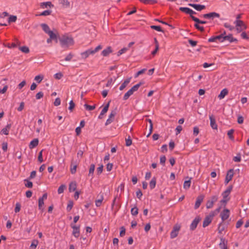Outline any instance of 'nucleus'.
Masks as SVG:
<instances>
[{
  "label": "nucleus",
  "mask_w": 249,
  "mask_h": 249,
  "mask_svg": "<svg viewBox=\"0 0 249 249\" xmlns=\"http://www.w3.org/2000/svg\"><path fill=\"white\" fill-rule=\"evenodd\" d=\"M232 189V186H229L225 191H224L222 193V196L223 197V199L220 200V203L225 206L227 203V202L230 200V197H229L231 190Z\"/></svg>",
  "instance_id": "nucleus-1"
},
{
  "label": "nucleus",
  "mask_w": 249,
  "mask_h": 249,
  "mask_svg": "<svg viewBox=\"0 0 249 249\" xmlns=\"http://www.w3.org/2000/svg\"><path fill=\"white\" fill-rule=\"evenodd\" d=\"M102 48V46L101 45L97 46L94 49H89L81 53L80 55L81 57L84 59H86L90 55H93L98 51Z\"/></svg>",
  "instance_id": "nucleus-2"
},
{
  "label": "nucleus",
  "mask_w": 249,
  "mask_h": 249,
  "mask_svg": "<svg viewBox=\"0 0 249 249\" xmlns=\"http://www.w3.org/2000/svg\"><path fill=\"white\" fill-rule=\"evenodd\" d=\"M234 24L235 25L236 30L238 33L242 32L247 28V26L242 20H235Z\"/></svg>",
  "instance_id": "nucleus-3"
},
{
  "label": "nucleus",
  "mask_w": 249,
  "mask_h": 249,
  "mask_svg": "<svg viewBox=\"0 0 249 249\" xmlns=\"http://www.w3.org/2000/svg\"><path fill=\"white\" fill-rule=\"evenodd\" d=\"M73 40L71 36L68 35H63V48L69 47L73 45Z\"/></svg>",
  "instance_id": "nucleus-4"
},
{
  "label": "nucleus",
  "mask_w": 249,
  "mask_h": 249,
  "mask_svg": "<svg viewBox=\"0 0 249 249\" xmlns=\"http://www.w3.org/2000/svg\"><path fill=\"white\" fill-rule=\"evenodd\" d=\"M215 213L214 212H211L210 214L206 216L203 222V227H206L208 226L212 222L213 217Z\"/></svg>",
  "instance_id": "nucleus-5"
},
{
  "label": "nucleus",
  "mask_w": 249,
  "mask_h": 249,
  "mask_svg": "<svg viewBox=\"0 0 249 249\" xmlns=\"http://www.w3.org/2000/svg\"><path fill=\"white\" fill-rule=\"evenodd\" d=\"M180 226L179 225H178V224L175 225L174 226L173 229L170 233L171 238L173 239V238H175V237H176L178 234V231L180 230Z\"/></svg>",
  "instance_id": "nucleus-6"
},
{
  "label": "nucleus",
  "mask_w": 249,
  "mask_h": 249,
  "mask_svg": "<svg viewBox=\"0 0 249 249\" xmlns=\"http://www.w3.org/2000/svg\"><path fill=\"white\" fill-rule=\"evenodd\" d=\"M230 215V211L227 208L224 210L220 213V217L222 219V222L228 219Z\"/></svg>",
  "instance_id": "nucleus-7"
},
{
  "label": "nucleus",
  "mask_w": 249,
  "mask_h": 249,
  "mask_svg": "<svg viewBox=\"0 0 249 249\" xmlns=\"http://www.w3.org/2000/svg\"><path fill=\"white\" fill-rule=\"evenodd\" d=\"M48 195L47 193H44L42 196L39 198L38 199V208L41 211H43V206L44 204V201L46 200L47 198Z\"/></svg>",
  "instance_id": "nucleus-8"
},
{
  "label": "nucleus",
  "mask_w": 249,
  "mask_h": 249,
  "mask_svg": "<svg viewBox=\"0 0 249 249\" xmlns=\"http://www.w3.org/2000/svg\"><path fill=\"white\" fill-rule=\"evenodd\" d=\"M202 17L204 18L213 19L214 18H218L220 17V15L216 12H211L207 14L203 15Z\"/></svg>",
  "instance_id": "nucleus-9"
},
{
  "label": "nucleus",
  "mask_w": 249,
  "mask_h": 249,
  "mask_svg": "<svg viewBox=\"0 0 249 249\" xmlns=\"http://www.w3.org/2000/svg\"><path fill=\"white\" fill-rule=\"evenodd\" d=\"M233 175L234 173L233 169H230L227 172L225 179V184H227L229 183V182L231 180V179L233 178Z\"/></svg>",
  "instance_id": "nucleus-10"
},
{
  "label": "nucleus",
  "mask_w": 249,
  "mask_h": 249,
  "mask_svg": "<svg viewBox=\"0 0 249 249\" xmlns=\"http://www.w3.org/2000/svg\"><path fill=\"white\" fill-rule=\"evenodd\" d=\"M201 218L199 216H196L192 221V223L190 225V229L191 230H194L197 227L198 223L200 221Z\"/></svg>",
  "instance_id": "nucleus-11"
},
{
  "label": "nucleus",
  "mask_w": 249,
  "mask_h": 249,
  "mask_svg": "<svg viewBox=\"0 0 249 249\" xmlns=\"http://www.w3.org/2000/svg\"><path fill=\"white\" fill-rule=\"evenodd\" d=\"M71 228L73 229L72 234L75 237H78L80 235L79 226L71 224Z\"/></svg>",
  "instance_id": "nucleus-12"
},
{
  "label": "nucleus",
  "mask_w": 249,
  "mask_h": 249,
  "mask_svg": "<svg viewBox=\"0 0 249 249\" xmlns=\"http://www.w3.org/2000/svg\"><path fill=\"white\" fill-rule=\"evenodd\" d=\"M116 114V112L115 110L112 111L110 114L109 115L108 118L106 121V122L105 123V125H107L109 124H111L114 120V117L115 116Z\"/></svg>",
  "instance_id": "nucleus-13"
},
{
  "label": "nucleus",
  "mask_w": 249,
  "mask_h": 249,
  "mask_svg": "<svg viewBox=\"0 0 249 249\" xmlns=\"http://www.w3.org/2000/svg\"><path fill=\"white\" fill-rule=\"evenodd\" d=\"M72 2H71L68 0H63V10L65 9L67 11H69L72 7Z\"/></svg>",
  "instance_id": "nucleus-14"
},
{
  "label": "nucleus",
  "mask_w": 249,
  "mask_h": 249,
  "mask_svg": "<svg viewBox=\"0 0 249 249\" xmlns=\"http://www.w3.org/2000/svg\"><path fill=\"white\" fill-rule=\"evenodd\" d=\"M48 35L53 40L55 41L56 43L57 42L59 36L56 31H55V32L52 31Z\"/></svg>",
  "instance_id": "nucleus-15"
},
{
  "label": "nucleus",
  "mask_w": 249,
  "mask_h": 249,
  "mask_svg": "<svg viewBox=\"0 0 249 249\" xmlns=\"http://www.w3.org/2000/svg\"><path fill=\"white\" fill-rule=\"evenodd\" d=\"M209 119L210 120V125L211 127L213 129H217V125L216 124L215 120L213 118V115H211L209 116Z\"/></svg>",
  "instance_id": "nucleus-16"
},
{
  "label": "nucleus",
  "mask_w": 249,
  "mask_h": 249,
  "mask_svg": "<svg viewBox=\"0 0 249 249\" xmlns=\"http://www.w3.org/2000/svg\"><path fill=\"white\" fill-rule=\"evenodd\" d=\"M203 198H204V196H200L197 197L196 200V201L195 205V209H197L199 208L201 203H202V202L203 200Z\"/></svg>",
  "instance_id": "nucleus-17"
},
{
  "label": "nucleus",
  "mask_w": 249,
  "mask_h": 249,
  "mask_svg": "<svg viewBox=\"0 0 249 249\" xmlns=\"http://www.w3.org/2000/svg\"><path fill=\"white\" fill-rule=\"evenodd\" d=\"M225 40L228 41L230 43H232L237 41L236 38L233 37L232 34H231L227 35L226 36H224L223 42Z\"/></svg>",
  "instance_id": "nucleus-18"
},
{
  "label": "nucleus",
  "mask_w": 249,
  "mask_h": 249,
  "mask_svg": "<svg viewBox=\"0 0 249 249\" xmlns=\"http://www.w3.org/2000/svg\"><path fill=\"white\" fill-rule=\"evenodd\" d=\"M189 5L193 7L195 9L198 11H200L205 8V6L204 5H200L197 4H192L190 3Z\"/></svg>",
  "instance_id": "nucleus-19"
},
{
  "label": "nucleus",
  "mask_w": 249,
  "mask_h": 249,
  "mask_svg": "<svg viewBox=\"0 0 249 249\" xmlns=\"http://www.w3.org/2000/svg\"><path fill=\"white\" fill-rule=\"evenodd\" d=\"M11 127V124H7L5 127L2 128L0 132V133L1 134H4L5 135H7L9 134V131Z\"/></svg>",
  "instance_id": "nucleus-20"
},
{
  "label": "nucleus",
  "mask_w": 249,
  "mask_h": 249,
  "mask_svg": "<svg viewBox=\"0 0 249 249\" xmlns=\"http://www.w3.org/2000/svg\"><path fill=\"white\" fill-rule=\"evenodd\" d=\"M112 52V50L111 47H107V48L104 49L101 53V54L103 56H107Z\"/></svg>",
  "instance_id": "nucleus-21"
},
{
  "label": "nucleus",
  "mask_w": 249,
  "mask_h": 249,
  "mask_svg": "<svg viewBox=\"0 0 249 249\" xmlns=\"http://www.w3.org/2000/svg\"><path fill=\"white\" fill-rule=\"evenodd\" d=\"M77 184L75 181L71 182L69 186V190L70 192H74L76 190Z\"/></svg>",
  "instance_id": "nucleus-22"
},
{
  "label": "nucleus",
  "mask_w": 249,
  "mask_h": 249,
  "mask_svg": "<svg viewBox=\"0 0 249 249\" xmlns=\"http://www.w3.org/2000/svg\"><path fill=\"white\" fill-rule=\"evenodd\" d=\"M38 140L37 139H34L32 140L29 145V147L30 149H33L36 147L38 144Z\"/></svg>",
  "instance_id": "nucleus-23"
},
{
  "label": "nucleus",
  "mask_w": 249,
  "mask_h": 249,
  "mask_svg": "<svg viewBox=\"0 0 249 249\" xmlns=\"http://www.w3.org/2000/svg\"><path fill=\"white\" fill-rule=\"evenodd\" d=\"M228 93V90L227 89H223L221 91L220 94L218 95V97L219 99H223L225 96L227 95Z\"/></svg>",
  "instance_id": "nucleus-24"
},
{
  "label": "nucleus",
  "mask_w": 249,
  "mask_h": 249,
  "mask_svg": "<svg viewBox=\"0 0 249 249\" xmlns=\"http://www.w3.org/2000/svg\"><path fill=\"white\" fill-rule=\"evenodd\" d=\"M40 7L42 8H46L48 7H49L50 8L53 7V5L52 4V2L50 1H47V2H42L40 4Z\"/></svg>",
  "instance_id": "nucleus-25"
},
{
  "label": "nucleus",
  "mask_w": 249,
  "mask_h": 249,
  "mask_svg": "<svg viewBox=\"0 0 249 249\" xmlns=\"http://www.w3.org/2000/svg\"><path fill=\"white\" fill-rule=\"evenodd\" d=\"M219 246L221 249H227V242L225 241V239L221 238Z\"/></svg>",
  "instance_id": "nucleus-26"
},
{
  "label": "nucleus",
  "mask_w": 249,
  "mask_h": 249,
  "mask_svg": "<svg viewBox=\"0 0 249 249\" xmlns=\"http://www.w3.org/2000/svg\"><path fill=\"white\" fill-rule=\"evenodd\" d=\"M41 26L43 29V30L48 35L50 34V32H51L52 31H51L50 29V28L49 26L45 24V23H42L41 24Z\"/></svg>",
  "instance_id": "nucleus-27"
},
{
  "label": "nucleus",
  "mask_w": 249,
  "mask_h": 249,
  "mask_svg": "<svg viewBox=\"0 0 249 249\" xmlns=\"http://www.w3.org/2000/svg\"><path fill=\"white\" fill-rule=\"evenodd\" d=\"M130 78H128L126 79L120 86L119 89L120 90H122L124 89L126 86L127 85V84L130 82Z\"/></svg>",
  "instance_id": "nucleus-28"
},
{
  "label": "nucleus",
  "mask_w": 249,
  "mask_h": 249,
  "mask_svg": "<svg viewBox=\"0 0 249 249\" xmlns=\"http://www.w3.org/2000/svg\"><path fill=\"white\" fill-rule=\"evenodd\" d=\"M133 92H134L132 91V90L130 89L127 92L124 94L123 97V99L124 100H127L131 95L133 94Z\"/></svg>",
  "instance_id": "nucleus-29"
},
{
  "label": "nucleus",
  "mask_w": 249,
  "mask_h": 249,
  "mask_svg": "<svg viewBox=\"0 0 249 249\" xmlns=\"http://www.w3.org/2000/svg\"><path fill=\"white\" fill-rule=\"evenodd\" d=\"M156 184V179L155 178H153L150 182L149 186L151 189H154Z\"/></svg>",
  "instance_id": "nucleus-30"
},
{
  "label": "nucleus",
  "mask_w": 249,
  "mask_h": 249,
  "mask_svg": "<svg viewBox=\"0 0 249 249\" xmlns=\"http://www.w3.org/2000/svg\"><path fill=\"white\" fill-rule=\"evenodd\" d=\"M38 244V241L37 240H33L32 241V244L30 246L31 249H36Z\"/></svg>",
  "instance_id": "nucleus-31"
},
{
  "label": "nucleus",
  "mask_w": 249,
  "mask_h": 249,
  "mask_svg": "<svg viewBox=\"0 0 249 249\" xmlns=\"http://www.w3.org/2000/svg\"><path fill=\"white\" fill-rule=\"evenodd\" d=\"M109 106V102L104 107L101 112V115H104L108 110Z\"/></svg>",
  "instance_id": "nucleus-32"
},
{
  "label": "nucleus",
  "mask_w": 249,
  "mask_h": 249,
  "mask_svg": "<svg viewBox=\"0 0 249 249\" xmlns=\"http://www.w3.org/2000/svg\"><path fill=\"white\" fill-rule=\"evenodd\" d=\"M19 49L23 53H27L29 52V49L28 47L24 46L22 47H20Z\"/></svg>",
  "instance_id": "nucleus-33"
},
{
  "label": "nucleus",
  "mask_w": 249,
  "mask_h": 249,
  "mask_svg": "<svg viewBox=\"0 0 249 249\" xmlns=\"http://www.w3.org/2000/svg\"><path fill=\"white\" fill-rule=\"evenodd\" d=\"M17 17L16 16L11 15L8 18V23L15 22L17 20Z\"/></svg>",
  "instance_id": "nucleus-34"
},
{
  "label": "nucleus",
  "mask_w": 249,
  "mask_h": 249,
  "mask_svg": "<svg viewBox=\"0 0 249 249\" xmlns=\"http://www.w3.org/2000/svg\"><path fill=\"white\" fill-rule=\"evenodd\" d=\"M191 185V180L190 179L188 180H186L184 182L183 187L185 189H188L190 188Z\"/></svg>",
  "instance_id": "nucleus-35"
},
{
  "label": "nucleus",
  "mask_w": 249,
  "mask_h": 249,
  "mask_svg": "<svg viewBox=\"0 0 249 249\" xmlns=\"http://www.w3.org/2000/svg\"><path fill=\"white\" fill-rule=\"evenodd\" d=\"M128 50V48H126V47L123 48V49H121L120 51H119L118 52L117 54V56H119L122 55V54L124 53Z\"/></svg>",
  "instance_id": "nucleus-36"
},
{
  "label": "nucleus",
  "mask_w": 249,
  "mask_h": 249,
  "mask_svg": "<svg viewBox=\"0 0 249 249\" xmlns=\"http://www.w3.org/2000/svg\"><path fill=\"white\" fill-rule=\"evenodd\" d=\"M141 2H142L144 4H149V3H157V1L156 0H139Z\"/></svg>",
  "instance_id": "nucleus-37"
},
{
  "label": "nucleus",
  "mask_w": 249,
  "mask_h": 249,
  "mask_svg": "<svg viewBox=\"0 0 249 249\" xmlns=\"http://www.w3.org/2000/svg\"><path fill=\"white\" fill-rule=\"evenodd\" d=\"M131 213L132 215H136L138 213V209L136 206L131 209Z\"/></svg>",
  "instance_id": "nucleus-38"
},
{
  "label": "nucleus",
  "mask_w": 249,
  "mask_h": 249,
  "mask_svg": "<svg viewBox=\"0 0 249 249\" xmlns=\"http://www.w3.org/2000/svg\"><path fill=\"white\" fill-rule=\"evenodd\" d=\"M51 13L52 11L51 10H47L42 12L39 15L40 16H46L51 15Z\"/></svg>",
  "instance_id": "nucleus-39"
},
{
  "label": "nucleus",
  "mask_w": 249,
  "mask_h": 249,
  "mask_svg": "<svg viewBox=\"0 0 249 249\" xmlns=\"http://www.w3.org/2000/svg\"><path fill=\"white\" fill-rule=\"evenodd\" d=\"M104 197L103 196H101V197L100 199L96 200L95 201V205L97 207H100L102 204V202L103 200Z\"/></svg>",
  "instance_id": "nucleus-40"
},
{
  "label": "nucleus",
  "mask_w": 249,
  "mask_h": 249,
  "mask_svg": "<svg viewBox=\"0 0 249 249\" xmlns=\"http://www.w3.org/2000/svg\"><path fill=\"white\" fill-rule=\"evenodd\" d=\"M84 106L87 110H89V111L92 110L94 109L95 108V105L90 106V105H89L86 104L84 105Z\"/></svg>",
  "instance_id": "nucleus-41"
},
{
  "label": "nucleus",
  "mask_w": 249,
  "mask_h": 249,
  "mask_svg": "<svg viewBox=\"0 0 249 249\" xmlns=\"http://www.w3.org/2000/svg\"><path fill=\"white\" fill-rule=\"evenodd\" d=\"M73 205V202L72 200H70L67 206V210L69 212L71 210Z\"/></svg>",
  "instance_id": "nucleus-42"
},
{
  "label": "nucleus",
  "mask_w": 249,
  "mask_h": 249,
  "mask_svg": "<svg viewBox=\"0 0 249 249\" xmlns=\"http://www.w3.org/2000/svg\"><path fill=\"white\" fill-rule=\"evenodd\" d=\"M142 85V83L140 82L138 83L137 84L134 85L133 87H132L130 89L132 90L133 92L137 91L139 87Z\"/></svg>",
  "instance_id": "nucleus-43"
},
{
  "label": "nucleus",
  "mask_w": 249,
  "mask_h": 249,
  "mask_svg": "<svg viewBox=\"0 0 249 249\" xmlns=\"http://www.w3.org/2000/svg\"><path fill=\"white\" fill-rule=\"evenodd\" d=\"M233 132H234L233 129H230V130L228 131V133H227L229 138L231 140H234V138L233 136Z\"/></svg>",
  "instance_id": "nucleus-44"
},
{
  "label": "nucleus",
  "mask_w": 249,
  "mask_h": 249,
  "mask_svg": "<svg viewBox=\"0 0 249 249\" xmlns=\"http://www.w3.org/2000/svg\"><path fill=\"white\" fill-rule=\"evenodd\" d=\"M151 28L152 29H154L158 32H162L163 31L161 29L160 26H156V25H151L150 26Z\"/></svg>",
  "instance_id": "nucleus-45"
},
{
  "label": "nucleus",
  "mask_w": 249,
  "mask_h": 249,
  "mask_svg": "<svg viewBox=\"0 0 249 249\" xmlns=\"http://www.w3.org/2000/svg\"><path fill=\"white\" fill-rule=\"evenodd\" d=\"M155 41L156 42V48H155V49L153 51H152L151 53L152 55H155L157 53V51L159 50V44H158V41L156 38L155 39Z\"/></svg>",
  "instance_id": "nucleus-46"
},
{
  "label": "nucleus",
  "mask_w": 249,
  "mask_h": 249,
  "mask_svg": "<svg viewBox=\"0 0 249 249\" xmlns=\"http://www.w3.org/2000/svg\"><path fill=\"white\" fill-rule=\"evenodd\" d=\"M224 26L228 29L230 31H232L234 29V27L229 23H225L224 24Z\"/></svg>",
  "instance_id": "nucleus-47"
},
{
  "label": "nucleus",
  "mask_w": 249,
  "mask_h": 249,
  "mask_svg": "<svg viewBox=\"0 0 249 249\" xmlns=\"http://www.w3.org/2000/svg\"><path fill=\"white\" fill-rule=\"evenodd\" d=\"M132 144V140L130 136H128L127 139H125V145L127 146H129Z\"/></svg>",
  "instance_id": "nucleus-48"
},
{
  "label": "nucleus",
  "mask_w": 249,
  "mask_h": 249,
  "mask_svg": "<svg viewBox=\"0 0 249 249\" xmlns=\"http://www.w3.org/2000/svg\"><path fill=\"white\" fill-rule=\"evenodd\" d=\"M43 78L42 76L40 75H37L35 77V80H36L38 83H39L41 82Z\"/></svg>",
  "instance_id": "nucleus-49"
},
{
  "label": "nucleus",
  "mask_w": 249,
  "mask_h": 249,
  "mask_svg": "<svg viewBox=\"0 0 249 249\" xmlns=\"http://www.w3.org/2000/svg\"><path fill=\"white\" fill-rule=\"evenodd\" d=\"M20 208H21L20 204L18 202L16 204V207L15 208V212L16 213L19 212L20 210Z\"/></svg>",
  "instance_id": "nucleus-50"
},
{
  "label": "nucleus",
  "mask_w": 249,
  "mask_h": 249,
  "mask_svg": "<svg viewBox=\"0 0 249 249\" xmlns=\"http://www.w3.org/2000/svg\"><path fill=\"white\" fill-rule=\"evenodd\" d=\"M222 222L219 224L218 227V232L219 233H221L224 230V227L222 225Z\"/></svg>",
  "instance_id": "nucleus-51"
},
{
  "label": "nucleus",
  "mask_w": 249,
  "mask_h": 249,
  "mask_svg": "<svg viewBox=\"0 0 249 249\" xmlns=\"http://www.w3.org/2000/svg\"><path fill=\"white\" fill-rule=\"evenodd\" d=\"M44 94L43 92L40 91L36 95V99L38 100L42 98L43 97Z\"/></svg>",
  "instance_id": "nucleus-52"
},
{
  "label": "nucleus",
  "mask_w": 249,
  "mask_h": 249,
  "mask_svg": "<svg viewBox=\"0 0 249 249\" xmlns=\"http://www.w3.org/2000/svg\"><path fill=\"white\" fill-rule=\"evenodd\" d=\"M24 181L27 182L25 184L26 187L31 188L33 187V183L31 181H28L27 179H25Z\"/></svg>",
  "instance_id": "nucleus-53"
},
{
  "label": "nucleus",
  "mask_w": 249,
  "mask_h": 249,
  "mask_svg": "<svg viewBox=\"0 0 249 249\" xmlns=\"http://www.w3.org/2000/svg\"><path fill=\"white\" fill-rule=\"evenodd\" d=\"M73 56V55L71 53H70L69 54H68L66 56L64 60L66 61H69L72 59Z\"/></svg>",
  "instance_id": "nucleus-54"
},
{
  "label": "nucleus",
  "mask_w": 249,
  "mask_h": 249,
  "mask_svg": "<svg viewBox=\"0 0 249 249\" xmlns=\"http://www.w3.org/2000/svg\"><path fill=\"white\" fill-rule=\"evenodd\" d=\"M213 201H211V200H208L206 203V208L207 209H210L213 207Z\"/></svg>",
  "instance_id": "nucleus-55"
},
{
  "label": "nucleus",
  "mask_w": 249,
  "mask_h": 249,
  "mask_svg": "<svg viewBox=\"0 0 249 249\" xmlns=\"http://www.w3.org/2000/svg\"><path fill=\"white\" fill-rule=\"evenodd\" d=\"M94 170H95V165L92 164L90 165V168H89V175L90 174L93 175Z\"/></svg>",
  "instance_id": "nucleus-56"
},
{
  "label": "nucleus",
  "mask_w": 249,
  "mask_h": 249,
  "mask_svg": "<svg viewBox=\"0 0 249 249\" xmlns=\"http://www.w3.org/2000/svg\"><path fill=\"white\" fill-rule=\"evenodd\" d=\"M119 199V196H118V195H116L114 199L113 200V201H112V203L111 204V208L112 209H113L114 206L116 205V201L117 199Z\"/></svg>",
  "instance_id": "nucleus-57"
},
{
  "label": "nucleus",
  "mask_w": 249,
  "mask_h": 249,
  "mask_svg": "<svg viewBox=\"0 0 249 249\" xmlns=\"http://www.w3.org/2000/svg\"><path fill=\"white\" fill-rule=\"evenodd\" d=\"M74 107H75L74 103H73L72 100H71L70 102H69V109L71 111L72 110V109Z\"/></svg>",
  "instance_id": "nucleus-58"
},
{
  "label": "nucleus",
  "mask_w": 249,
  "mask_h": 249,
  "mask_svg": "<svg viewBox=\"0 0 249 249\" xmlns=\"http://www.w3.org/2000/svg\"><path fill=\"white\" fill-rule=\"evenodd\" d=\"M216 40H218L219 42L222 43L223 42V35H219L218 36H215Z\"/></svg>",
  "instance_id": "nucleus-59"
},
{
  "label": "nucleus",
  "mask_w": 249,
  "mask_h": 249,
  "mask_svg": "<svg viewBox=\"0 0 249 249\" xmlns=\"http://www.w3.org/2000/svg\"><path fill=\"white\" fill-rule=\"evenodd\" d=\"M5 46L8 48H14L17 47V44L15 43H12V44L8 43L5 45Z\"/></svg>",
  "instance_id": "nucleus-60"
},
{
  "label": "nucleus",
  "mask_w": 249,
  "mask_h": 249,
  "mask_svg": "<svg viewBox=\"0 0 249 249\" xmlns=\"http://www.w3.org/2000/svg\"><path fill=\"white\" fill-rule=\"evenodd\" d=\"M61 104V100L59 98H57L55 99L53 104L55 106H58L60 105Z\"/></svg>",
  "instance_id": "nucleus-61"
},
{
  "label": "nucleus",
  "mask_w": 249,
  "mask_h": 249,
  "mask_svg": "<svg viewBox=\"0 0 249 249\" xmlns=\"http://www.w3.org/2000/svg\"><path fill=\"white\" fill-rule=\"evenodd\" d=\"M166 157L165 156H162L160 157V163L162 164V165H164L165 164V162L166 161Z\"/></svg>",
  "instance_id": "nucleus-62"
},
{
  "label": "nucleus",
  "mask_w": 249,
  "mask_h": 249,
  "mask_svg": "<svg viewBox=\"0 0 249 249\" xmlns=\"http://www.w3.org/2000/svg\"><path fill=\"white\" fill-rule=\"evenodd\" d=\"M199 133V129L198 127L195 126L194 127L193 134L195 136H197Z\"/></svg>",
  "instance_id": "nucleus-63"
},
{
  "label": "nucleus",
  "mask_w": 249,
  "mask_h": 249,
  "mask_svg": "<svg viewBox=\"0 0 249 249\" xmlns=\"http://www.w3.org/2000/svg\"><path fill=\"white\" fill-rule=\"evenodd\" d=\"M26 85V81L25 80L22 81L18 86L19 89H21Z\"/></svg>",
  "instance_id": "nucleus-64"
}]
</instances>
